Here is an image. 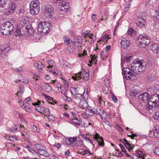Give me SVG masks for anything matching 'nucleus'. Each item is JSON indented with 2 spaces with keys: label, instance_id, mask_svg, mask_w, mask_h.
<instances>
[{
  "label": "nucleus",
  "instance_id": "obj_58",
  "mask_svg": "<svg viewBox=\"0 0 159 159\" xmlns=\"http://www.w3.org/2000/svg\"><path fill=\"white\" fill-rule=\"evenodd\" d=\"M35 148L37 149H38V150H39V149H40L44 148V147L39 144H37L35 145Z\"/></svg>",
  "mask_w": 159,
  "mask_h": 159
},
{
  "label": "nucleus",
  "instance_id": "obj_32",
  "mask_svg": "<svg viewBox=\"0 0 159 159\" xmlns=\"http://www.w3.org/2000/svg\"><path fill=\"white\" fill-rule=\"evenodd\" d=\"M20 89L17 92V93L15 94L16 95L18 96V97H20L21 94H23L24 91V89L23 87L21 86L19 87Z\"/></svg>",
  "mask_w": 159,
  "mask_h": 159
},
{
  "label": "nucleus",
  "instance_id": "obj_63",
  "mask_svg": "<svg viewBox=\"0 0 159 159\" xmlns=\"http://www.w3.org/2000/svg\"><path fill=\"white\" fill-rule=\"evenodd\" d=\"M96 15L95 14H93L91 16L92 19L93 20L95 21L96 19Z\"/></svg>",
  "mask_w": 159,
  "mask_h": 159
},
{
  "label": "nucleus",
  "instance_id": "obj_22",
  "mask_svg": "<svg viewBox=\"0 0 159 159\" xmlns=\"http://www.w3.org/2000/svg\"><path fill=\"white\" fill-rule=\"evenodd\" d=\"M45 148L44 147V148H42L39 149L38 152V153L45 157H48L49 155L48 154L46 151L43 148Z\"/></svg>",
  "mask_w": 159,
  "mask_h": 159
},
{
  "label": "nucleus",
  "instance_id": "obj_64",
  "mask_svg": "<svg viewBox=\"0 0 159 159\" xmlns=\"http://www.w3.org/2000/svg\"><path fill=\"white\" fill-rule=\"evenodd\" d=\"M137 153L139 155V157H142V154H143V152L141 151H137Z\"/></svg>",
  "mask_w": 159,
  "mask_h": 159
},
{
  "label": "nucleus",
  "instance_id": "obj_38",
  "mask_svg": "<svg viewBox=\"0 0 159 159\" xmlns=\"http://www.w3.org/2000/svg\"><path fill=\"white\" fill-rule=\"evenodd\" d=\"M45 108L42 106H38L36 107V109L39 112L42 114L44 112Z\"/></svg>",
  "mask_w": 159,
  "mask_h": 159
},
{
  "label": "nucleus",
  "instance_id": "obj_7",
  "mask_svg": "<svg viewBox=\"0 0 159 159\" xmlns=\"http://www.w3.org/2000/svg\"><path fill=\"white\" fill-rule=\"evenodd\" d=\"M16 7V4L13 2L9 3L4 9V12L7 15H11L13 13Z\"/></svg>",
  "mask_w": 159,
  "mask_h": 159
},
{
  "label": "nucleus",
  "instance_id": "obj_55",
  "mask_svg": "<svg viewBox=\"0 0 159 159\" xmlns=\"http://www.w3.org/2000/svg\"><path fill=\"white\" fill-rule=\"evenodd\" d=\"M155 153L157 155H159V147H156L154 151Z\"/></svg>",
  "mask_w": 159,
  "mask_h": 159
},
{
  "label": "nucleus",
  "instance_id": "obj_53",
  "mask_svg": "<svg viewBox=\"0 0 159 159\" xmlns=\"http://www.w3.org/2000/svg\"><path fill=\"white\" fill-rule=\"evenodd\" d=\"M89 73H86L85 74V76H83L84 80L85 81H86L89 79Z\"/></svg>",
  "mask_w": 159,
  "mask_h": 159
},
{
  "label": "nucleus",
  "instance_id": "obj_33",
  "mask_svg": "<svg viewBox=\"0 0 159 159\" xmlns=\"http://www.w3.org/2000/svg\"><path fill=\"white\" fill-rule=\"evenodd\" d=\"M81 72H79L78 74H75V76H72V78L74 80H79L82 78V75H81Z\"/></svg>",
  "mask_w": 159,
  "mask_h": 159
},
{
  "label": "nucleus",
  "instance_id": "obj_15",
  "mask_svg": "<svg viewBox=\"0 0 159 159\" xmlns=\"http://www.w3.org/2000/svg\"><path fill=\"white\" fill-rule=\"evenodd\" d=\"M151 49L154 53L159 55V44L157 43L152 44Z\"/></svg>",
  "mask_w": 159,
  "mask_h": 159
},
{
  "label": "nucleus",
  "instance_id": "obj_40",
  "mask_svg": "<svg viewBox=\"0 0 159 159\" xmlns=\"http://www.w3.org/2000/svg\"><path fill=\"white\" fill-rule=\"evenodd\" d=\"M128 34L131 36H133L135 34V32L133 28H130L128 31Z\"/></svg>",
  "mask_w": 159,
  "mask_h": 159
},
{
  "label": "nucleus",
  "instance_id": "obj_52",
  "mask_svg": "<svg viewBox=\"0 0 159 159\" xmlns=\"http://www.w3.org/2000/svg\"><path fill=\"white\" fill-rule=\"evenodd\" d=\"M49 65L47 67L48 68H52L54 65V62L52 61H49L48 62Z\"/></svg>",
  "mask_w": 159,
  "mask_h": 159
},
{
  "label": "nucleus",
  "instance_id": "obj_6",
  "mask_svg": "<svg viewBox=\"0 0 159 159\" xmlns=\"http://www.w3.org/2000/svg\"><path fill=\"white\" fill-rule=\"evenodd\" d=\"M150 38L147 35H140L138 38V40L141 46L145 47L148 45L150 42Z\"/></svg>",
  "mask_w": 159,
  "mask_h": 159
},
{
  "label": "nucleus",
  "instance_id": "obj_13",
  "mask_svg": "<svg viewBox=\"0 0 159 159\" xmlns=\"http://www.w3.org/2000/svg\"><path fill=\"white\" fill-rule=\"evenodd\" d=\"M23 27H24L25 29L24 30H25V34H27L28 35H31L34 32V30L31 27V25H27L26 26L25 25H23Z\"/></svg>",
  "mask_w": 159,
  "mask_h": 159
},
{
  "label": "nucleus",
  "instance_id": "obj_59",
  "mask_svg": "<svg viewBox=\"0 0 159 159\" xmlns=\"http://www.w3.org/2000/svg\"><path fill=\"white\" fill-rule=\"evenodd\" d=\"M120 141L123 143L124 144H125V143L127 142L128 141H127V140L125 139H120Z\"/></svg>",
  "mask_w": 159,
  "mask_h": 159
},
{
  "label": "nucleus",
  "instance_id": "obj_24",
  "mask_svg": "<svg viewBox=\"0 0 159 159\" xmlns=\"http://www.w3.org/2000/svg\"><path fill=\"white\" fill-rule=\"evenodd\" d=\"M87 106V103L85 100H81L79 103V106L80 108H86Z\"/></svg>",
  "mask_w": 159,
  "mask_h": 159
},
{
  "label": "nucleus",
  "instance_id": "obj_26",
  "mask_svg": "<svg viewBox=\"0 0 159 159\" xmlns=\"http://www.w3.org/2000/svg\"><path fill=\"white\" fill-rule=\"evenodd\" d=\"M72 121L75 125L78 126H82L83 125V122L81 120H78L77 118H75L74 119H72Z\"/></svg>",
  "mask_w": 159,
  "mask_h": 159
},
{
  "label": "nucleus",
  "instance_id": "obj_37",
  "mask_svg": "<svg viewBox=\"0 0 159 159\" xmlns=\"http://www.w3.org/2000/svg\"><path fill=\"white\" fill-rule=\"evenodd\" d=\"M85 89H84V94L83 95L82 94L79 93H77L76 94H75L74 95L76 99H81V98L83 97V95H84L85 94Z\"/></svg>",
  "mask_w": 159,
  "mask_h": 159
},
{
  "label": "nucleus",
  "instance_id": "obj_41",
  "mask_svg": "<svg viewBox=\"0 0 159 159\" xmlns=\"http://www.w3.org/2000/svg\"><path fill=\"white\" fill-rule=\"evenodd\" d=\"M44 110V112L42 113V114H44L45 116H47L50 114V110L48 108H45Z\"/></svg>",
  "mask_w": 159,
  "mask_h": 159
},
{
  "label": "nucleus",
  "instance_id": "obj_48",
  "mask_svg": "<svg viewBox=\"0 0 159 159\" xmlns=\"http://www.w3.org/2000/svg\"><path fill=\"white\" fill-rule=\"evenodd\" d=\"M83 144V142L81 140H77L75 143V146L79 147H80Z\"/></svg>",
  "mask_w": 159,
  "mask_h": 159
},
{
  "label": "nucleus",
  "instance_id": "obj_25",
  "mask_svg": "<svg viewBox=\"0 0 159 159\" xmlns=\"http://www.w3.org/2000/svg\"><path fill=\"white\" fill-rule=\"evenodd\" d=\"M22 127L24 128L23 125L21 124L20 125H15L13 128H11V132H14V131L16 130H20V129H22Z\"/></svg>",
  "mask_w": 159,
  "mask_h": 159
},
{
  "label": "nucleus",
  "instance_id": "obj_4",
  "mask_svg": "<svg viewBox=\"0 0 159 159\" xmlns=\"http://www.w3.org/2000/svg\"><path fill=\"white\" fill-rule=\"evenodd\" d=\"M158 101L157 102V99H156L155 101L153 99V97H152V98H150L148 101L147 102L148 108L149 109H152L153 110L154 109L156 110L157 109H159V98L158 96Z\"/></svg>",
  "mask_w": 159,
  "mask_h": 159
},
{
  "label": "nucleus",
  "instance_id": "obj_35",
  "mask_svg": "<svg viewBox=\"0 0 159 159\" xmlns=\"http://www.w3.org/2000/svg\"><path fill=\"white\" fill-rule=\"evenodd\" d=\"M154 135L157 138H159V127L157 125L153 133Z\"/></svg>",
  "mask_w": 159,
  "mask_h": 159
},
{
  "label": "nucleus",
  "instance_id": "obj_18",
  "mask_svg": "<svg viewBox=\"0 0 159 159\" xmlns=\"http://www.w3.org/2000/svg\"><path fill=\"white\" fill-rule=\"evenodd\" d=\"M130 44V41L125 39L122 40L121 42V46L123 48H126Z\"/></svg>",
  "mask_w": 159,
  "mask_h": 159
},
{
  "label": "nucleus",
  "instance_id": "obj_28",
  "mask_svg": "<svg viewBox=\"0 0 159 159\" xmlns=\"http://www.w3.org/2000/svg\"><path fill=\"white\" fill-rule=\"evenodd\" d=\"M61 87V92L63 94L64 96L66 97L67 96L66 95V92L67 91V89H68V87L63 86L62 85L60 84Z\"/></svg>",
  "mask_w": 159,
  "mask_h": 159
},
{
  "label": "nucleus",
  "instance_id": "obj_8",
  "mask_svg": "<svg viewBox=\"0 0 159 159\" xmlns=\"http://www.w3.org/2000/svg\"><path fill=\"white\" fill-rule=\"evenodd\" d=\"M56 3L59 4V8L61 11L66 12L69 8V3L63 0H54Z\"/></svg>",
  "mask_w": 159,
  "mask_h": 159
},
{
  "label": "nucleus",
  "instance_id": "obj_12",
  "mask_svg": "<svg viewBox=\"0 0 159 159\" xmlns=\"http://www.w3.org/2000/svg\"><path fill=\"white\" fill-rule=\"evenodd\" d=\"M149 95L146 93H145L139 96V101L141 103H146L150 98Z\"/></svg>",
  "mask_w": 159,
  "mask_h": 159
},
{
  "label": "nucleus",
  "instance_id": "obj_23",
  "mask_svg": "<svg viewBox=\"0 0 159 159\" xmlns=\"http://www.w3.org/2000/svg\"><path fill=\"white\" fill-rule=\"evenodd\" d=\"M82 38L81 36H75L73 40V43H82Z\"/></svg>",
  "mask_w": 159,
  "mask_h": 159
},
{
  "label": "nucleus",
  "instance_id": "obj_36",
  "mask_svg": "<svg viewBox=\"0 0 159 159\" xmlns=\"http://www.w3.org/2000/svg\"><path fill=\"white\" fill-rule=\"evenodd\" d=\"M8 0H0V7L3 9L7 3Z\"/></svg>",
  "mask_w": 159,
  "mask_h": 159
},
{
  "label": "nucleus",
  "instance_id": "obj_1",
  "mask_svg": "<svg viewBox=\"0 0 159 159\" xmlns=\"http://www.w3.org/2000/svg\"><path fill=\"white\" fill-rule=\"evenodd\" d=\"M131 69L129 67L124 68L122 74L127 80L134 79L135 74L143 71L146 68V62L144 61L135 60L131 64Z\"/></svg>",
  "mask_w": 159,
  "mask_h": 159
},
{
  "label": "nucleus",
  "instance_id": "obj_21",
  "mask_svg": "<svg viewBox=\"0 0 159 159\" xmlns=\"http://www.w3.org/2000/svg\"><path fill=\"white\" fill-rule=\"evenodd\" d=\"M77 139V138L75 137L73 138H69L66 139V142L67 144L70 145L75 142Z\"/></svg>",
  "mask_w": 159,
  "mask_h": 159
},
{
  "label": "nucleus",
  "instance_id": "obj_5",
  "mask_svg": "<svg viewBox=\"0 0 159 159\" xmlns=\"http://www.w3.org/2000/svg\"><path fill=\"white\" fill-rule=\"evenodd\" d=\"M50 24L47 22H43L39 24L38 30L41 33L46 34L48 32L49 30Z\"/></svg>",
  "mask_w": 159,
  "mask_h": 159
},
{
  "label": "nucleus",
  "instance_id": "obj_14",
  "mask_svg": "<svg viewBox=\"0 0 159 159\" xmlns=\"http://www.w3.org/2000/svg\"><path fill=\"white\" fill-rule=\"evenodd\" d=\"M34 66L36 67L37 69L40 71H42L44 67V66L43 64L40 61H36L34 63Z\"/></svg>",
  "mask_w": 159,
  "mask_h": 159
},
{
  "label": "nucleus",
  "instance_id": "obj_44",
  "mask_svg": "<svg viewBox=\"0 0 159 159\" xmlns=\"http://www.w3.org/2000/svg\"><path fill=\"white\" fill-rule=\"evenodd\" d=\"M154 19H156L159 21V11L157 10L153 16Z\"/></svg>",
  "mask_w": 159,
  "mask_h": 159
},
{
  "label": "nucleus",
  "instance_id": "obj_10",
  "mask_svg": "<svg viewBox=\"0 0 159 159\" xmlns=\"http://www.w3.org/2000/svg\"><path fill=\"white\" fill-rule=\"evenodd\" d=\"M30 100V98L29 97H28L26 98L24 101H23V102H21L20 101H19L18 102L20 103L21 107L25 110L26 111L29 112L30 111V103H28Z\"/></svg>",
  "mask_w": 159,
  "mask_h": 159
},
{
  "label": "nucleus",
  "instance_id": "obj_50",
  "mask_svg": "<svg viewBox=\"0 0 159 159\" xmlns=\"http://www.w3.org/2000/svg\"><path fill=\"white\" fill-rule=\"evenodd\" d=\"M70 91L71 93L73 95L77 93V88H75L74 87H71L70 89Z\"/></svg>",
  "mask_w": 159,
  "mask_h": 159
},
{
  "label": "nucleus",
  "instance_id": "obj_49",
  "mask_svg": "<svg viewBox=\"0 0 159 159\" xmlns=\"http://www.w3.org/2000/svg\"><path fill=\"white\" fill-rule=\"evenodd\" d=\"M104 52H102L100 54V57L101 59H106L107 57L105 54Z\"/></svg>",
  "mask_w": 159,
  "mask_h": 159
},
{
  "label": "nucleus",
  "instance_id": "obj_43",
  "mask_svg": "<svg viewBox=\"0 0 159 159\" xmlns=\"http://www.w3.org/2000/svg\"><path fill=\"white\" fill-rule=\"evenodd\" d=\"M32 130L34 132H37V133H40V129L39 128H38L36 126L34 125H33L32 128Z\"/></svg>",
  "mask_w": 159,
  "mask_h": 159
},
{
  "label": "nucleus",
  "instance_id": "obj_19",
  "mask_svg": "<svg viewBox=\"0 0 159 159\" xmlns=\"http://www.w3.org/2000/svg\"><path fill=\"white\" fill-rule=\"evenodd\" d=\"M94 138L95 139L97 140V142L99 145L103 146H104L103 139L102 137H100L98 135H97L94 136Z\"/></svg>",
  "mask_w": 159,
  "mask_h": 159
},
{
  "label": "nucleus",
  "instance_id": "obj_9",
  "mask_svg": "<svg viewBox=\"0 0 159 159\" xmlns=\"http://www.w3.org/2000/svg\"><path fill=\"white\" fill-rule=\"evenodd\" d=\"M54 8L51 5H47L43 8V11L47 17H51L53 13Z\"/></svg>",
  "mask_w": 159,
  "mask_h": 159
},
{
  "label": "nucleus",
  "instance_id": "obj_46",
  "mask_svg": "<svg viewBox=\"0 0 159 159\" xmlns=\"http://www.w3.org/2000/svg\"><path fill=\"white\" fill-rule=\"evenodd\" d=\"M13 70L15 71L18 72H23L24 71L23 68L21 66L14 68L13 69Z\"/></svg>",
  "mask_w": 159,
  "mask_h": 159
},
{
  "label": "nucleus",
  "instance_id": "obj_61",
  "mask_svg": "<svg viewBox=\"0 0 159 159\" xmlns=\"http://www.w3.org/2000/svg\"><path fill=\"white\" fill-rule=\"evenodd\" d=\"M112 99L115 103L117 102V99L116 97L114 95H112Z\"/></svg>",
  "mask_w": 159,
  "mask_h": 159
},
{
  "label": "nucleus",
  "instance_id": "obj_56",
  "mask_svg": "<svg viewBox=\"0 0 159 159\" xmlns=\"http://www.w3.org/2000/svg\"><path fill=\"white\" fill-rule=\"evenodd\" d=\"M154 119L156 120H159V111L157 112L154 116Z\"/></svg>",
  "mask_w": 159,
  "mask_h": 159
},
{
  "label": "nucleus",
  "instance_id": "obj_16",
  "mask_svg": "<svg viewBox=\"0 0 159 159\" xmlns=\"http://www.w3.org/2000/svg\"><path fill=\"white\" fill-rule=\"evenodd\" d=\"M24 27H23V26L20 28L18 27L16 30L15 35L17 36H20L24 34L25 33V30H24Z\"/></svg>",
  "mask_w": 159,
  "mask_h": 159
},
{
  "label": "nucleus",
  "instance_id": "obj_2",
  "mask_svg": "<svg viewBox=\"0 0 159 159\" xmlns=\"http://www.w3.org/2000/svg\"><path fill=\"white\" fill-rule=\"evenodd\" d=\"M14 26L9 22L5 23L0 28V33L2 34L8 35L13 30Z\"/></svg>",
  "mask_w": 159,
  "mask_h": 159
},
{
  "label": "nucleus",
  "instance_id": "obj_34",
  "mask_svg": "<svg viewBox=\"0 0 159 159\" xmlns=\"http://www.w3.org/2000/svg\"><path fill=\"white\" fill-rule=\"evenodd\" d=\"M109 39H110V38L109 37V36L107 34H105L104 36L99 39V40L98 41V42H99L100 41L107 42Z\"/></svg>",
  "mask_w": 159,
  "mask_h": 159
},
{
  "label": "nucleus",
  "instance_id": "obj_51",
  "mask_svg": "<svg viewBox=\"0 0 159 159\" xmlns=\"http://www.w3.org/2000/svg\"><path fill=\"white\" fill-rule=\"evenodd\" d=\"M9 140L11 142H15L16 140V137L15 136H10Z\"/></svg>",
  "mask_w": 159,
  "mask_h": 159
},
{
  "label": "nucleus",
  "instance_id": "obj_17",
  "mask_svg": "<svg viewBox=\"0 0 159 159\" xmlns=\"http://www.w3.org/2000/svg\"><path fill=\"white\" fill-rule=\"evenodd\" d=\"M145 20L141 18L138 17L136 20V25L139 27H143L145 24Z\"/></svg>",
  "mask_w": 159,
  "mask_h": 159
},
{
  "label": "nucleus",
  "instance_id": "obj_30",
  "mask_svg": "<svg viewBox=\"0 0 159 159\" xmlns=\"http://www.w3.org/2000/svg\"><path fill=\"white\" fill-rule=\"evenodd\" d=\"M43 85V87H44V89H45L46 91L48 93L52 91L51 87L48 84L44 83Z\"/></svg>",
  "mask_w": 159,
  "mask_h": 159
},
{
  "label": "nucleus",
  "instance_id": "obj_29",
  "mask_svg": "<svg viewBox=\"0 0 159 159\" xmlns=\"http://www.w3.org/2000/svg\"><path fill=\"white\" fill-rule=\"evenodd\" d=\"M124 145H125V147L128 149L129 152L131 151L134 147V145H131L129 143H128V141L127 142L125 143Z\"/></svg>",
  "mask_w": 159,
  "mask_h": 159
},
{
  "label": "nucleus",
  "instance_id": "obj_31",
  "mask_svg": "<svg viewBox=\"0 0 159 159\" xmlns=\"http://www.w3.org/2000/svg\"><path fill=\"white\" fill-rule=\"evenodd\" d=\"M63 39L65 43L67 45L69 46L71 43L73 42L72 40L70 39V38L66 36H64Z\"/></svg>",
  "mask_w": 159,
  "mask_h": 159
},
{
  "label": "nucleus",
  "instance_id": "obj_47",
  "mask_svg": "<svg viewBox=\"0 0 159 159\" xmlns=\"http://www.w3.org/2000/svg\"><path fill=\"white\" fill-rule=\"evenodd\" d=\"M92 57L91 59V61L89 60L90 63H91V62H93L95 63H96V62L97 61V59L95 55L91 56Z\"/></svg>",
  "mask_w": 159,
  "mask_h": 159
},
{
  "label": "nucleus",
  "instance_id": "obj_60",
  "mask_svg": "<svg viewBox=\"0 0 159 159\" xmlns=\"http://www.w3.org/2000/svg\"><path fill=\"white\" fill-rule=\"evenodd\" d=\"M62 79L63 80V82L64 84H65L66 87L68 88V82L66 81V80L64 79L63 78H62Z\"/></svg>",
  "mask_w": 159,
  "mask_h": 159
},
{
  "label": "nucleus",
  "instance_id": "obj_39",
  "mask_svg": "<svg viewBox=\"0 0 159 159\" xmlns=\"http://www.w3.org/2000/svg\"><path fill=\"white\" fill-rule=\"evenodd\" d=\"M137 95V92L135 90H133L130 93V96L133 98H135Z\"/></svg>",
  "mask_w": 159,
  "mask_h": 159
},
{
  "label": "nucleus",
  "instance_id": "obj_57",
  "mask_svg": "<svg viewBox=\"0 0 159 159\" xmlns=\"http://www.w3.org/2000/svg\"><path fill=\"white\" fill-rule=\"evenodd\" d=\"M22 136V137H23V138L24 139L25 138V139H26L28 138V135L26 133H25V132H22L21 133Z\"/></svg>",
  "mask_w": 159,
  "mask_h": 159
},
{
  "label": "nucleus",
  "instance_id": "obj_3",
  "mask_svg": "<svg viewBox=\"0 0 159 159\" xmlns=\"http://www.w3.org/2000/svg\"><path fill=\"white\" fill-rule=\"evenodd\" d=\"M39 2L38 0L32 1L30 4V13L33 15L38 14L40 11Z\"/></svg>",
  "mask_w": 159,
  "mask_h": 159
},
{
  "label": "nucleus",
  "instance_id": "obj_20",
  "mask_svg": "<svg viewBox=\"0 0 159 159\" xmlns=\"http://www.w3.org/2000/svg\"><path fill=\"white\" fill-rule=\"evenodd\" d=\"M95 109L92 108L90 107H89L87 109L85 110V112L87 115L92 116L94 115Z\"/></svg>",
  "mask_w": 159,
  "mask_h": 159
},
{
  "label": "nucleus",
  "instance_id": "obj_27",
  "mask_svg": "<svg viewBox=\"0 0 159 159\" xmlns=\"http://www.w3.org/2000/svg\"><path fill=\"white\" fill-rule=\"evenodd\" d=\"M5 45H4L3 46L2 45L0 48V55H2V52H3V51L4 52H7L10 50V48L8 47H5Z\"/></svg>",
  "mask_w": 159,
  "mask_h": 159
},
{
  "label": "nucleus",
  "instance_id": "obj_11",
  "mask_svg": "<svg viewBox=\"0 0 159 159\" xmlns=\"http://www.w3.org/2000/svg\"><path fill=\"white\" fill-rule=\"evenodd\" d=\"M94 114L96 115L100 116L101 119L102 120L105 119L107 118V114L104 110L100 107H98L95 109Z\"/></svg>",
  "mask_w": 159,
  "mask_h": 159
},
{
  "label": "nucleus",
  "instance_id": "obj_54",
  "mask_svg": "<svg viewBox=\"0 0 159 159\" xmlns=\"http://www.w3.org/2000/svg\"><path fill=\"white\" fill-rule=\"evenodd\" d=\"M132 56H130L129 57H126L125 59V62L126 61L127 62H128L130 61V60L132 59Z\"/></svg>",
  "mask_w": 159,
  "mask_h": 159
},
{
  "label": "nucleus",
  "instance_id": "obj_62",
  "mask_svg": "<svg viewBox=\"0 0 159 159\" xmlns=\"http://www.w3.org/2000/svg\"><path fill=\"white\" fill-rule=\"evenodd\" d=\"M88 153L90 155L93 154V153H91L89 150H84V154Z\"/></svg>",
  "mask_w": 159,
  "mask_h": 159
},
{
  "label": "nucleus",
  "instance_id": "obj_45",
  "mask_svg": "<svg viewBox=\"0 0 159 159\" xmlns=\"http://www.w3.org/2000/svg\"><path fill=\"white\" fill-rule=\"evenodd\" d=\"M26 147H25V148H27V149L28 150L31 152L33 154H34V153L35 152V151L34 150V149L32 147L29 146L27 145H26Z\"/></svg>",
  "mask_w": 159,
  "mask_h": 159
},
{
  "label": "nucleus",
  "instance_id": "obj_42",
  "mask_svg": "<svg viewBox=\"0 0 159 159\" xmlns=\"http://www.w3.org/2000/svg\"><path fill=\"white\" fill-rule=\"evenodd\" d=\"M47 117L48 120L51 122L54 121L55 119L54 116L52 115L49 114L48 116H47Z\"/></svg>",
  "mask_w": 159,
  "mask_h": 159
}]
</instances>
